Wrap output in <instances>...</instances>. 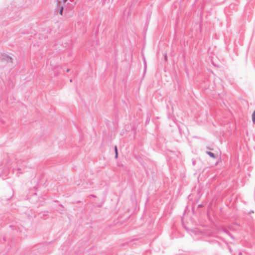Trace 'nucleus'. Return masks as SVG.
Masks as SVG:
<instances>
[{
  "label": "nucleus",
  "mask_w": 255,
  "mask_h": 255,
  "mask_svg": "<svg viewBox=\"0 0 255 255\" xmlns=\"http://www.w3.org/2000/svg\"><path fill=\"white\" fill-rule=\"evenodd\" d=\"M252 121L254 123H255V110L253 112L252 116Z\"/></svg>",
  "instance_id": "nucleus-1"
},
{
  "label": "nucleus",
  "mask_w": 255,
  "mask_h": 255,
  "mask_svg": "<svg viewBox=\"0 0 255 255\" xmlns=\"http://www.w3.org/2000/svg\"><path fill=\"white\" fill-rule=\"evenodd\" d=\"M207 153L211 157H212L213 158H215V155H214V154L213 153H212L211 152H207Z\"/></svg>",
  "instance_id": "nucleus-2"
},
{
  "label": "nucleus",
  "mask_w": 255,
  "mask_h": 255,
  "mask_svg": "<svg viewBox=\"0 0 255 255\" xmlns=\"http://www.w3.org/2000/svg\"><path fill=\"white\" fill-rule=\"evenodd\" d=\"M60 1L58 0L57 1V5H60Z\"/></svg>",
  "instance_id": "nucleus-5"
},
{
  "label": "nucleus",
  "mask_w": 255,
  "mask_h": 255,
  "mask_svg": "<svg viewBox=\"0 0 255 255\" xmlns=\"http://www.w3.org/2000/svg\"><path fill=\"white\" fill-rule=\"evenodd\" d=\"M115 153H116L115 157H116V158H117L118 157V149H117V146H115Z\"/></svg>",
  "instance_id": "nucleus-3"
},
{
  "label": "nucleus",
  "mask_w": 255,
  "mask_h": 255,
  "mask_svg": "<svg viewBox=\"0 0 255 255\" xmlns=\"http://www.w3.org/2000/svg\"><path fill=\"white\" fill-rule=\"evenodd\" d=\"M66 1H67V0H63V2L64 3L66 2Z\"/></svg>",
  "instance_id": "nucleus-6"
},
{
  "label": "nucleus",
  "mask_w": 255,
  "mask_h": 255,
  "mask_svg": "<svg viewBox=\"0 0 255 255\" xmlns=\"http://www.w3.org/2000/svg\"><path fill=\"white\" fill-rule=\"evenodd\" d=\"M63 6H60V11H59V13L61 15H62L63 14Z\"/></svg>",
  "instance_id": "nucleus-4"
}]
</instances>
